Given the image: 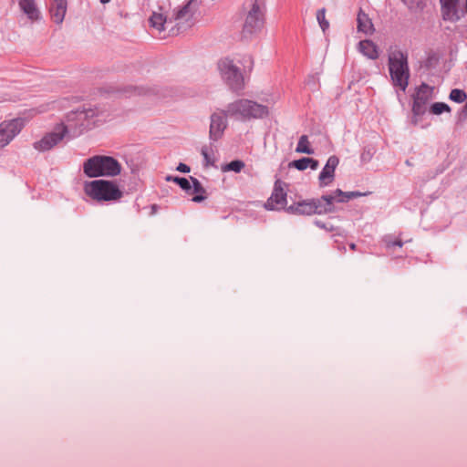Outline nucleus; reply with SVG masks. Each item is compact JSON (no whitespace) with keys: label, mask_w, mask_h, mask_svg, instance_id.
I'll list each match as a JSON object with an SVG mask.
<instances>
[{"label":"nucleus","mask_w":467,"mask_h":467,"mask_svg":"<svg viewBox=\"0 0 467 467\" xmlns=\"http://www.w3.org/2000/svg\"><path fill=\"white\" fill-rule=\"evenodd\" d=\"M411 12H421L425 6L423 0H401Z\"/></svg>","instance_id":"nucleus-26"},{"label":"nucleus","mask_w":467,"mask_h":467,"mask_svg":"<svg viewBox=\"0 0 467 467\" xmlns=\"http://www.w3.org/2000/svg\"><path fill=\"white\" fill-rule=\"evenodd\" d=\"M265 6L262 2L254 0L249 5L242 30L243 37H251L263 29L265 26Z\"/></svg>","instance_id":"nucleus-7"},{"label":"nucleus","mask_w":467,"mask_h":467,"mask_svg":"<svg viewBox=\"0 0 467 467\" xmlns=\"http://www.w3.org/2000/svg\"><path fill=\"white\" fill-rule=\"evenodd\" d=\"M449 98L454 102L462 103L466 100L467 95L463 90L454 88L451 91Z\"/></svg>","instance_id":"nucleus-28"},{"label":"nucleus","mask_w":467,"mask_h":467,"mask_svg":"<svg viewBox=\"0 0 467 467\" xmlns=\"http://www.w3.org/2000/svg\"><path fill=\"white\" fill-rule=\"evenodd\" d=\"M388 66L393 85L405 91L410 79L408 55L398 48L390 50L388 56Z\"/></svg>","instance_id":"nucleus-3"},{"label":"nucleus","mask_w":467,"mask_h":467,"mask_svg":"<svg viewBox=\"0 0 467 467\" xmlns=\"http://www.w3.org/2000/svg\"><path fill=\"white\" fill-rule=\"evenodd\" d=\"M67 134V127L64 122L57 124L53 130L46 133L40 140L33 143V148L38 152H45L57 146Z\"/></svg>","instance_id":"nucleus-9"},{"label":"nucleus","mask_w":467,"mask_h":467,"mask_svg":"<svg viewBox=\"0 0 467 467\" xmlns=\"http://www.w3.org/2000/svg\"><path fill=\"white\" fill-rule=\"evenodd\" d=\"M194 0H189L183 6L174 9L171 16L169 18L171 21L181 22L188 21L192 16V5Z\"/></svg>","instance_id":"nucleus-16"},{"label":"nucleus","mask_w":467,"mask_h":467,"mask_svg":"<svg viewBox=\"0 0 467 467\" xmlns=\"http://www.w3.org/2000/svg\"><path fill=\"white\" fill-rule=\"evenodd\" d=\"M441 14L444 21L455 23L464 15L460 6V0H440Z\"/></svg>","instance_id":"nucleus-13"},{"label":"nucleus","mask_w":467,"mask_h":467,"mask_svg":"<svg viewBox=\"0 0 467 467\" xmlns=\"http://www.w3.org/2000/svg\"><path fill=\"white\" fill-rule=\"evenodd\" d=\"M109 1H110V0H100V3H101V4H103V5H105V4L109 3Z\"/></svg>","instance_id":"nucleus-35"},{"label":"nucleus","mask_w":467,"mask_h":467,"mask_svg":"<svg viewBox=\"0 0 467 467\" xmlns=\"http://www.w3.org/2000/svg\"><path fill=\"white\" fill-rule=\"evenodd\" d=\"M358 50L367 57L370 59H377L379 57V51L377 46L371 40H362L358 43Z\"/></svg>","instance_id":"nucleus-19"},{"label":"nucleus","mask_w":467,"mask_h":467,"mask_svg":"<svg viewBox=\"0 0 467 467\" xmlns=\"http://www.w3.org/2000/svg\"><path fill=\"white\" fill-rule=\"evenodd\" d=\"M402 244H403V243L400 239L399 240H395V241H386L387 248H390V247H392L394 245L401 247Z\"/></svg>","instance_id":"nucleus-32"},{"label":"nucleus","mask_w":467,"mask_h":467,"mask_svg":"<svg viewBox=\"0 0 467 467\" xmlns=\"http://www.w3.org/2000/svg\"><path fill=\"white\" fill-rule=\"evenodd\" d=\"M166 181H172L180 185V187L185 192H189L192 190L190 182L186 178L172 177L171 175L166 177Z\"/></svg>","instance_id":"nucleus-27"},{"label":"nucleus","mask_w":467,"mask_h":467,"mask_svg":"<svg viewBox=\"0 0 467 467\" xmlns=\"http://www.w3.org/2000/svg\"><path fill=\"white\" fill-rule=\"evenodd\" d=\"M349 247H350L351 250H355L356 249V244H351L349 245Z\"/></svg>","instance_id":"nucleus-34"},{"label":"nucleus","mask_w":467,"mask_h":467,"mask_svg":"<svg viewBox=\"0 0 467 467\" xmlns=\"http://www.w3.org/2000/svg\"><path fill=\"white\" fill-rule=\"evenodd\" d=\"M176 170L181 172H190V167L184 163H180Z\"/></svg>","instance_id":"nucleus-33"},{"label":"nucleus","mask_w":467,"mask_h":467,"mask_svg":"<svg viewBox=\"0 0 467 467\" xmlns=\"http://www.w3.org/2000/svg\"><path fill=\"white\" fill-rule=\"evenodd\" d=\"M319 166L318 161L312 159V158H301L299 160L293 161L289 163V167H294L297 169L298 171H304L307 169L308 167L311 170H317Z\"/></svg>","instance_id":"nucleus-20"},{"label":"nucleus","mask_w":467,"mask_h":467,"mask_svg":"<svg viewBox=\"0 0 467 467\" xmlns=\"http://www.w3.org/2000/svg\"><path fill=\"white\" fill-rule=\"evenodd\" d=\"M359 192H343L339 189L331 194L321 198L304 200L295 202L285 208L286 213L296 215H312L329 213L335 211L334 202H347L349 200L362 196Z\"/></svg>","instance_id":"nucleus-1"},{"label":"nucleus","mask_w":467,"mask_h":467,"mask_svg":"<svg viewBox=\"0 0 467 467\" xmlns=\"http://www.w3.org/2000/svg\"><path fill=\"white\" fill-rule=\"evenodd\" d=\"M192 182L193 192L197 193L193 198L192 202H201L206 199V196L203 195L205 193V189L202 187V183L194 177H190Z\"/></svg>","instance_id":"nucleus-22"},{"label":"nucleus","mask_w":467,"mask_h":467,"mask_svg":"<svg viewBox=\"0 0 467 467\" xmlns=\"http://www.w3.org/2000/svg\"><path fill=\"white\" fill-rule=\"evenodd\" d=\"M226 112L229 116L240 117L244 119H259L268 115L266 106L249 99H238L227 106Z\"/></svg>","instance_id":"nucleus-6"},{"label":"nucleus","mask_w":467,"mask_h":467,"mask_svg":"<svg viewBox=\"0 0 467 467\" xmlns=\"http://www.w3.org/2000/svg\"><path fill=\"white\" fill-rule=\"evenodd\" d=\"M99 115L97 108L77 109L69 112L66 117L67 133L73 131L80 134L84 130L91 129L95 125V119Z\"/></svg>","instance_id":"nucleus-5"},{"label":"nucleus","mask_w":467,"mask_h":467,"mask_svg":"<svg viewBox=\"0 0 467 467\" xmlns=\"http://www.w3.org/2000/svg\"><path fill=\"white\" fill-rule=\"evenodd\" d=\"M466 11H467V0H466Z\"/></svg>","instance_id":"nucleus-37"},{"label":"nucleus","mask_w":467,"mask_h":467,"mask_svg":"<svg viewBox=\"0 0 467 467\" xmlns=\"http://www.w3.org/2000/svg\"><path fill=\"white\" fill-rule=\"evenodd\" d=\"M67 12V0H53L50 13L57 24H61Z\"/></svg>","instance_id":"nucleus-18"},{"label":"nucleus","mask_w":467,"mask_h":467,"mask_svg":"<svg viewBox=\"0 0 467 467\" xmlns=\"http://www.w3.org/2000/svg\"><path fill=\"white\" fill-rule=\"evenodd\" d=\"M431 112L434 115H440L442 112H450L451 108L443 102H435L431 107Z\"/></svg>","instance_id":"nucleus-29"},{"label":"nucleus","mask_w":467,"mask_h":467,"mask_svg":"<svg viewBox=\"0 0 467 467\" xmlns=\"http://www.w3.org/2000/svg\"><path fill=\"white\" fill-rule=\"evenodd\" d=\"M285 183L281 180L275 182L274 189L271 196L265 203V208L267 210H281L286 205V191L285 189Z\"/></svg>","instance_id":"nucleus-12"},{"label":"nucleus","mask_w":467,"mask_h":467,"mask_svg":"<svg viewBox=\"0 0 467 467\" xmlns=\"http://www.w3.org/2000/svg\"><path fill=\"white\" fill-rule=\"evenodd\" d=\"M244 166L245 164L243 161L235 160L232 161L231 162L225 165H223L221 169L223 172L230 171H233L234 172H240L244 168Z\"/></svg>","instance_id":"nucleus-25"},{"label":"nucleus","mask_w":467,"mask_h":467,"mask_svg":"<svg viewBox=\"0 0 467 467\" xmlns=\"http://www.w3.org/2000/svg\"><path fill=\"white\" fill-rule=\"evenodd\" d=\"M201 152L203 156L205 166H213L214 160L210 156L207 147H202Z\"/></svg>","instance_id":"nucleus-31"},{"label":"nucleus","mask_w":467,"mask_h":467,"mask_svg":"<svg viewBox=\"0 0 467 467\" xmlns=\"http://www.w3.org/2000/svg\"><path fill=\"white\" fill-rule=\"evenodd\" d=\"M433 88L429 85L422 83L417 89L416 94L413 97L412 112L414 118L412 123L416 125L418 119L416 117L421 116L426 112L427 103L432 98Z\"/></svg>","instance_id":"nucleus-10"},{"label":"nucleus","mask_w":467,"mask_h":467,"mask_svg":"<svg viewBox=\"0 0 467 467\" xmlns=\"http://www.w3.org/2000/svg\"><path fill=\"white\" fill-rule=\"evenodd\" d=\"M24 127L22 119H13L0 123V149L8 145Z\"/></svg>","instance_id":"nucleus-11"},{"label":"nucleus","mask_w":467,"mask_h":467,"mask_svg":"<svg viewBox=\"0 0 467 467\" xmlns=\"http://www.w3.org/2000/svg\"><path fill=\"white\" fill-rule=\"evenodd\" d=\"M167 22V18L163 16L162 14L153 13L150 17V24L152 27L156 28L158 31L164 30V25Z\"/></svg>","instance_id":"nucleus-24"},{"label":"nucleus","mask_w":467,"mask_h":467,"mask_svg":"<svg viewBox=\"0 0 467 467\" xmlns=\"http://www.w3.org/2000/svg\"><path fill=\"white\" fill-rule=\"evenodd\" d=\"M317 22L323 30L325 32L329 27V22L326 19V9L321 8L317 13Z\"/></svg>","instance_id":"nucleus-30"},{"label":"nucleus","mask_w":467,"mask_h":467,"mask_svg":"<svg viewBox=\"0 0 467 467\" xmlns=\"http://www.w3.org/2000/svg\"><path fill=\"white\" fill-rule=\"evenodd\" d=\"M339 163V159L332 155L328 158L326 165L324 166L323 170L319 173L318 181L320 186H327L329 185L335 178V170L337 167Z\"/></svg>","instance_id":"nucleus-15"},{"label":"nucleus","mask_w":467,"mask_h":467,"mask_svg":"<svg viewBox=\"0 0 467 467\" xmlns=\"http://www.w3.org/2000/svg\"><path fill=\"white\" fill-rule=\"evenodd\" d=\"M85 193L96 202H116L123 193L112 181L95 180L88 182L84 186Z\"/></svg>","instance_id":"nucleus-4"},{"label":"nucleus","mask_w":467,"mask_h":467,"mask_svg":"<svg viewBox=\"0 0 467 467\" xmlns=\"http://www.w3.org/2000/svg\"><path fill=\"white\" fill-rule=\"evenodd\" d=\"M156 208H157V205H156V204H153V205L151 206V209H152V211H153V212H155V211H156Z\"/></svg>","instance_id":"nucleus-36"},{"label":"nucleus","mask_w":467,"mask_h":467,"mask_svg":"<svg viewBox=\"0 0 467 467\" xmlns=\"http://www.w3.org/2000/svg\"><path fill=\"white\" fill-rule=\"evenodd\" d=\"M227 112L213 113L211 116V124L209 130V137L211 140L216 141L223 135L224 130L227 127L226 116Z\"/></svg>","instance_id":"nucleus-14"},{"label":"nucleus","mask_w":467,"mask_h":467,"mask_svg":"<svg viewBox=\"0 0 467 467\" xmlns=\"http://www.w3.org/2000/svg\"><path fill=\"white\" fill-rule=\"evenodd\" d=\"M296 151L298 153H306L309 155L314 153V150L310 146V142L306 135H302L299 138Z\"/></svg>","instance_id":"nucleus-23"},{"label":"nucleus","mask_w":467,"mask_h":467,"mask_svg":"<svg viewBox=\"0 0 467 467\" xmlns=\"http://www.w3.org/2000/svg\"><path fill=\"white\" fill-rule=\"evenodd\" d=\"M121 164L113 157L96 155L86 160L83 171L89 178L115 177L121 172Z\"/></svg>","instance_id":"nucleus-2"},{"label":"nucleus","mask_w":467,"mask_h":467,"mask_svg":"<svg viewBox=\"0 0 467 467\" xmlns=\"http://www.w3.org/2000/svg\"><path fill=\"white\" fill-rule=\"evenodd\" d=\"M358 30L363 32L366 35H370L374 31L373 24L367 14L360 11L358 14Z\"/></svg>","instance_id":"nucleus-21"},{"label":"nucleus","mask_w":467,"mask_h":467,"mask_svg":"<svg viewBox=\"0 0 467 467\" xmlns=\"http://www.w3.org/2000/svg\"><path fill=\"white\" fill-rule=\"evenodd\" d=\"M19 7L22 12L32 21L38 20L40 12L36 7L35 0H19Z\"/></svg>","instance_id":"nucleus-17"},{"label":"nucleus","mask_w":467,"mask_h":467,"mask_svg":"<svg viewBox=\"0 0 467 467\" xmlns=\"http://www.w3.org/2000/svg\"><path fill=\"white\" fill-rule=\"evenodd\" d=\"M218 68L222 78L233 91L238 92L244 88V76L232 60L228 58L220 60Z\"/></svg>","instance_id":"nucleus-8"}]
</instances>
